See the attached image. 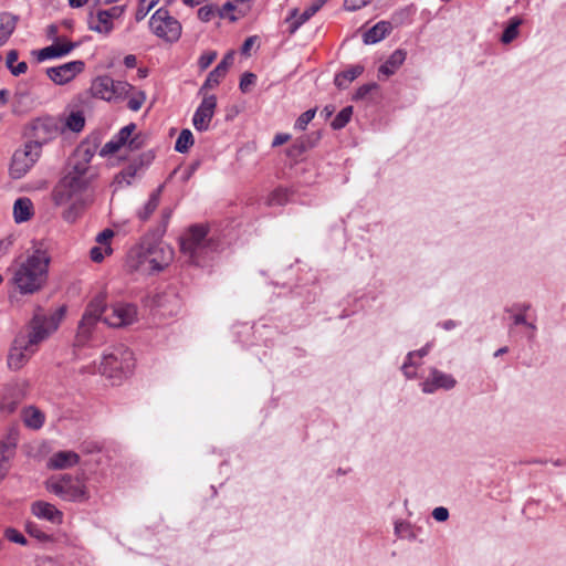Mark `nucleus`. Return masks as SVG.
<instances>
[{
	"instance_id": "obj_1",
	"label": "nucleus",
	"mask_w": 566,
	"mask_h": 566,
	"mask_svg": "<svg viewBox=\"0 0 566 566\" xmlns=\"http://www.w3.org/2000/svg\"><path fill=\"white\" fill-rule=\"evenodd\" d=\"M66 312L65 306H60L53 313L46 315L38 307L30 322L28 336H19L14 339L8 355V366L13 370L20 369L34 354L36 346L55 332Z\"/></svg>"
},
{
	"instance_id": "obj_2",
	"label": "nucleus",
	"mask_w": 566,
	"mask_h": 566,
	"mask_svg": "<svg viewBox=\"0 0 566 566\" xmlns=\"http://www.w3.org/2000/svg\"><path fill=\"white\" fill-rule=\"evenodd\" d=\"M50 262L46 250L34 248L24 260L11 268V284L21 295H32L41 291L49 279Z\"/></svg>"
},
{
	"instance_id": "obj_3",
	"label": "nucleus",
	"mask_w": 566,
	"mask_h": 566,
	"mask_svg": "<svg viewBox=\"0 0 566 566\" xmlns=\"http://www.w3.org/2000/svg\"><path fill=\"white\" fill-rule=\"evenodd\" d=\"M172 259L174 250L170 245L161 241L144 239L129 251L128 265L137 272L153 274L167 268Z\"/></svg>"
},
{
	"instance_id": "obj_4",
	"label": "nucleus",
	"mask_w": 566,
	"mask_h": 566,
	"mask_svg": "<svg viewBox=\"0 0 566 566\" xmlns=\"http://www.w3.org/2000/svg\"><path fill=\"white\" fill-rule=\"evenodd\" d=\"M219 247V241L209 235L208 228L202 224L190 227L180 237L181 253L198 266H203Z\"/></svg>"
},
{
	"instance_id": "obj_5",
	"label": "nucleus",
	"mask_w": 566,
	"mask_h": 566,
	"mask_svg": "<svg viewBox=\"0 0 566 566\" xmlns=\"http://www.w3.org/2000/svg\"><path fill=\"white\" fill-rule=\"evenodd\" d=\"M91 184L92 181L87 180V177L65 174L54 187L52 198L56 206L73 202L72 207L64 213L66 221H74L76 211L84 207L81 197Z\"/></svg>"
},
{
	"instance_id": "obj_6",
	"label": "nucleus",
	"mask_w": 566,
	"mask_h": 566,
	"mask_svg": "<svg viewBox=\"0 0 566 566\" xmlns=\"http://www.w3.org/2000/svg\"><path fill=\"white\" fill-rule=\"evenodd\" d=\"M134 367L133 352L124 345H117L104 353L98 373L114 381H120L133 373Z\"/></svg>"
},
{
	"instance_id": "obj_7",
	"label": "nucleus",
	"mask_w": 566,
	"mask_h": 566,
	"mask_svg": "<svg viewBox=\"0 0 566 566\" xmlns=\"http://www.w3.org/2000/svg\"><path fill=\"white\" fill-rule=\"evenodd\" d=\"M48 492L67 502H85L88 500V491L84 481L71 474H59L45 482Z\"/></svg>"
},
{
	"instance_id": "obj_8",
	"label": "nucleus",
	"mask_w": 566,
	"mask_h": 566,
	"mask_svg": "<svg viewBox=\"0 0 566 566\" xmlns=\"http://www.w3.org/2000/svg\"><path fill=\"white\" fill-rule=\"evenodd\" d=\"M133 85L126 81H115L109 75H99L92 82L91 92L96 98L106 102H120L127 98Z\"/></svg>"
},
{
	"instance_id": "obj_9",
	"label": "nucleus",
	"mask_w": 566,
	"mask_h": 566,
	"mask_svg": "<svg viewBox=\"0 0 566 566\" xmlns=\"http://www.w3.org/2000/svg\"><path fill=\"white\" fill-rule=\"evenodd\" d=\"M150 31L161 40L174 43L180 39L181 23L165 8L157 9L149 19Z\"/></svg>"
},
{
	"instance_id": "obj_10",
	"label": "nucleus",
	"mask_w": 566,
	"mask_h": 566,
	"mask_svg": "<svg viewBox=\"0 0 566 566\" xmlns=\"http://www.w3.org/2000/svg\"><path fill=\"white\" fill-rule=\"evenodd\" d=\"M95 153V145H91L90 143L80 144L72 157L69 159L65 174L87 177V180L93 181L97 176L95 168L91 166V161Z\"/></svg>"
},
{
	"instance_id": "obj_11",
	"label": "nucleus",
	"mask_w": 566,
	"mask_h": 566,
	"mask_svg": "<svg viewBox=\"0 0 566 566\" xmlns=\"http://www.w3.org/2000/svg\"><path fill=\"white\" fill-rule=\"evenodd\" d=\"M59 125L53 117H39L33 119L27 127L25 135L30 139L29 144L42 146L54 139L59 135Z\"/></svg>"
},
{
	"instance_id": "obj_12",
	"label": "nucleus",
	"mask_w": 566,
	"mask_h": 566,
	"mask_svg": "<svg viewBox=\"0 0 566 566\" xmlns=\"http://www.w3.org/2000/svg\"><path fill=\"white\" fill-rule=\"evenodd\" d=\"M41 150L34 144L25 143L23 147L13 153L9 174L13 179H20L34 166L40 158Z\"/></svg>"
},
{
	"instance_id": "obj_13",
	"label": "nucleus",
	"mask_w": 566,
	"mask_h": 566,
	"mask_svg": "<svg viewBox=\"0 0 566 566\" xmlns=\"http://www.w3.org/2000/svg\"><path fill=\"white\" fill-rule=\"evenodd\" d=\"M138 317V310L135 304L117 302L111 306V312L103 317L106 325L111 327H126L134 324Z\"/></svg>"
},
{
	"instance_id": "obj_14",
	"label": "nucleus",
	"mask_w": 566,
	"mask_h": 566,
	"mask_svg": "<svg viewBox=\"0 0 566 566\" xmlns=\"http://www.w3.org/2000/svg\"><path fill=\"white\" fill-rule=\"evenodd\" d=\"M457 386V379L436 367L429 369V376L420 382V388L423 394L431 395L438 390H451Z\"/></svg>"
},
{
	"instance_id": "obj_15",
	"label": "nucleus",
	"mask_w": 566,
	"mask_h": 566,
	"mask_svg": "<svg viewBox=\"0 0 566 566\" xmlns=\"http://www.w3.org/2000/svg\"><path fill=\"white\" fill-rule=\"evenodd\" d=\"M217 108L216 95H203V98L192 116V125L197 132H207Z\"/></svg>"
},
{
	"instance_id": "obj_16",
	"label": "nucleus",
	"mask_w": 566,
	"mask_h": 566,
	"mask_svg": "<svg viewBox=\"0 0 566 566\" xmlns=\"http://www.w3.org/2000/svg\"><path fill=\"white\" fill-rule=\"evenodd\" d=\"M85 63L81 60L71 61L46 70L48 77L57 85L71 82L77 74L83 72Z\"/></svg>"
},
{
	"instance_id": "obj_17",
	"label": "nucleus",
	"mask_w": 566,
	"mask_h": 566,
	"mask_svg": "<svg viewBox=\"0 0 566 566\" xmlns=\"http://www.w3.org/2000/svg\"><path fill=\"white\" fill-rule=\"evenodd\" d=\"M77 46V42H72L69 40H64L62 42L54 41L53 44L40 50H35L32 52V54L35 56L36 61L41 63L48 60L64 57L69 55Z\"/></svg>"
},
{
	"instance_id": "obj_18",
	"label": "nucleus",
	"mask_w": 566,
	"mask_h": 566,
	"mask_svg": "<svg viewBox=\"0 0 566 566\" xmlns=\"http://www.w3.org/2000/svg\"><path fill=\"white\" fill-rule=\"evenodd\" d=\"M154 159V155L151 153H144L138 158L130 161L117 176L116 181L119 185L129 186L132 185L134 178L138 175L139 171L144 170Z\"/></svg>"
},
{
	"instance_id": "obj_19",
	"label": "nucleus",
	"mask_w": 566,
	"mask_h": 566,
	"mask_svg": "<svg viewBox=\"0 0 566 566\" xmlns=\"http://www.w3.org/2000/svg\"><path fill=\"white\" fill-rule=\"evenodd\" d=\"M31 512L40 520L60 525L63 522V513L55 505L45 501H35L31 505Z\"/></svg>"
},
{
	"instance_id": "obj_20",
	"label": "nucleus",
	"mask_w": 566,
	"mask_h": 566,
	"mask_svg": "<svg viewBox=\"0 0 566 566\" xmlns=\"http://www.w3.org/2000/svg\"><path fill=\"white\" fill-rule=\"evenodd\" d=\"M430 346L427 344L418 350L409 352L401 366V371L407 379H415L418 377L416 368L421 364V359L428 355Z\"/></svg>"
},
{
	"instance_id": "obj_21",
	"label": "nucleus",
	"mask_w": 566,
	"mask_h": 566,
	"mask_svg": "<svg viewBox=\"0 0 566 566\" xmlns=\"http://www.w3.org/2000/svg\"><path fill=\"white\" fill-rule=\"evenodd\" d=\"M80 455L74 451L55 452L48 462V467L54 470H63L74 467L78 463Z\"/></svg>"
},
{
	"instance_id": "obj_22",
	"label": "nucleus",
	"mask_w": 566,
	"mask_h": 566,
	"mask_svg": "<svg viewBox=\"0 0 566 566\" xmlns=\"http://www.w3.org/2000/svg\"><path fill=\"white\" fill-rule=\"evenodd\" d=\"M392 30L389 21H379L363 34L365 44H376L384 40Z\"/></svg>"
},
{
	"instance_id": "obj_23",
	"label": "nucleus",
	"mask_w": 566,
	"mask_h": 566,
	"mask_svg": "<svg viewBox=\"0 0 566 566\" xmlns=\"http://www.w3.org/2000/svg\"><path fill=\"white\" fill-rule=\"evenodd\" d=\"M407 53L401 49L395 50L389 57L379 66V75L390 76L394 75L398 69L403 64Z\"/></svg>"
},
{
	"instance_id": "obj_24",
	"label": "nucleus",
	"mask_w": 566,
	"mask_h": 566,
	"mask_svg": "<svg viewBox=\"0 0 566 566\" xmlns=\"http://www.w3.org/2000/svg\"><path fill=\"white\" fill-rule=\"evenodd\" d=\"M87 23L91 31L105 35H108L114 28L113 22L103 10H97L95 14L91 13Z\"/></svg>"
},
{
	"instance_id": "obj_25",
	"label": "nucleus",
	"mask_w": 566,
	"mask_h": 566,
	"mask_svg": "<svg viewBox=\"0 0 566 566\" xmlns=\"http://www.w3.org/2000/svg\"><path fill=\"white\" fill-rule=\"evenodd\" d=\"M21 418L24 426L32 430L41 429L45 421L44 413L34 406L23 408L21 411Z\"/></svg>"
},
{
	"instance_id": "obj_26",
	"label": "nucleus",
	"mask_w": 566,
	"mask_h": 566,
	"mask_svg": "<svg viewBox=\"0 0 566 566\" xmlns=\"http://www.w3.org/2000/svg\"><path fill=\"white\" fill-rule=\"evenodd\" d=\"M364 66L360 64H355L346 70L337 73L334 78V83L338 88H346L348 85L356 80L364 72Z\"/></svg>"
},
{
	"instance_id": "obj_27",
	"label": "nucleus",
	"mask_w": 566,
	"mask_h": 566,
	"mask_svg": "<svg viewBox=\"0 0 566 566\" xmlns=\"http://www.w3.org/2000/svg\"><path fill=\"white\" fill-rule=\"evenodd\" d=\"M32 201L27 197L18 198L13 205V218L17 223L28 221L32 217Z\"/></svg>"
},
{
	"instance_id": "obj_28",
	"label": "nucleus",
	"mask_w": 566,
	"mask_h": 566,
	"mask_svg": "<svg viewBox=\"0 0 566 566\" xmlns=\"http://www.w3.org/2000/svg\"><path fill=\"white\" fill-rule=\"evenodd\" d=\"M106 294L101 292L91 300L84 313L90 316H94L101 321L103 313L106 311Z\"/></svg>"
},
{
	"instance_id": "obj_29",
	"label": "nucleus",
	"mask_w": 566,
	"mask_h": 566,
	"mask_svg": "<svg viewBox=\"0 0 566 566\" xmlns=\"http://www.w3.org/2000/svg\"><path fill=\"white\" fill-rule=\"evenodd\" d=\"M15 17L7 12L0 14V46L9 40L15 29Z\"/></svg>"
},
{
	"instance_id": "obj_30",
	"label": "nucleus",
	"mask_w": 566,
	"mask_h": 566,
	"mask_svg": "<svg viewBox=\"0 0 566 566\" xmlns=\"http://www.w3.org/2000/svg\"><path fill=\"white\" fill-rule=\"evenodd\" d=\"M163 186H159L148 198L144 207L137 212L138 218L142 221H146L159 205L160 193Z\"/></svg>"
},
{
	"instance_id": "obj_31",
	"label": "nucleus",
	"mask_w": 566,
	"mask_h": 566,
	"mask_svg": "<svg viewBox=\"0 0 566 566\" xmlns=\"http://www.w3.org/2000/svg\"><path fill=\"white\" fill-rule=\"evenodd\" d=\"M312 17L313 14L307 8L302 13H298L297 9H293L286 18V22L290 23V33H295Z\"/></svg>"
},
{
	"instance_id": "obj_32",
	"label": "nucleus",
	"mask_w": 566,
	"mask_h": 566,
	"mask_svg": "<svg viewBox=\"0 0 566 566\" xmlns=\"http://www.w3.org/2000/svg\"><path fill=\"white\" fill-rule=\"evenodd\" d=\"M98 322V318L83 313L77 327V336L84 339L88 338Z\"/></svg>"
},
{
	"instance_id": "obj_33",
	"label": "nucleus",
	"mask_w": 566,
	"mask_h": 566,
	"mask_svg": "<svg viewBox=\"0 0 566 566\" xmlns=\"http://www.w3.org/2000/svg\"><path fill=\"white\" fill-rule=\"evenodd\" d=\"M522 23V20L517 17H513L510 19L507 27L504 29L501 35V42L503 44H509L513 40H515L518 35V28Z\"/></svg>"
},
{
	"instance_id": "obj_34",
	"label": "nucleus",
	"mask_w": 566,
	"mask_h": 566,
	"mask_svg": "<svg viewBox=\"0 0 566 566\" xmlns=\"http://www.w3.org/2000/svg\"><path fill=\"white\" fill-rule=\"evenodd\" d=\"M226 73L221 72L217 66L208 74L202 86L199 88L198 94L205 95L208 90L218 86L220 81L224 77Z\"/></svg>"
},
{
	"instance_id": "obj_35",
	"label": "nucleus",
	"mask_w": 566,
	"mask_h": 566,
	"mask_svg": "<svg viewBox=\"0 0 566 566\" xmlns=\"http://www.w3.org/2000/svg\"><path fill=\"white\" fill-rule=\"evenodd\" d=\"M193 145V135L189 129H182L175 143V150L180 154L187 153Z\"/></svg>"
},
{
	"instance_id": "obj_36",
	"label": "nucleus",
	"mask_w": 566,
	"mask_h": 566,
	"mask_svg": "<svg viewBox=\"0 0 566 566\" xmlns=\"http://www.w3.org/2000/svg\"><path fill=\"white\" fill-rule=\"evenodd\" d=\"M289 201V192L284 188L274 189L266 199L268 206H283Z\"/></svg>"
},
{
	"instance_id": "obj_37",
	"label": "nucleus",
	"mask_w": 566,
	"mask_h": 566,
	"mask_svg": "<svg viewBox=\"0 0 566 566\" xmlns=\"http://www.w3.org/2000/svg\"><path fill=\"white\" fill-rule=\"evenodd\" d=\"M130 93L132 95L128 99L127 107L133 112H138L146 101V93L142 90H136L134 86Z\"/></svg>"
},
{
	"instance_id": "obj_38",
	"label": "nucleus",
	"mask_w": 566,
	"mask_h": 566,
	"mask_svg": "<svg viewBox=\"0 0 566 566\" xmlns=\"http://www.w3.org/2000/svg\"><path fill=\"white\" fill-rule=\"evenodd\" d=\"M352 115H353V107L352 106L344 107L332 120V124H331L332 127L334 129L344 128L350 120Z\"/></svg>"
},
{
	"instance_id": "obj_39",
	"label": "nucleus",
	"mask_w": 566,
	"mask_h": 566,
	"mask_svg": "<svg viewBox=\"0 0 566 566\" xmlns=\"http://www.w3.org/2000/svg\"><path fill=\"white\" fill-rule=\"evenodd\" d=\"M85 118L82 112H72L66 118V126L72 132L78 133L84 128Z\"/></svg>"
},
{
	"instance_id": "obj_40",
	"label": "nucleus",
	"mask_w": 566,
	"mask_h": 566,
	"mask_svg": "<svg viewBox=\"0 0 566 566\" xmlns=\"http://www.w3.org/2000/svg\"><path fill=\"white\" fill-rule=\"evenodd\" d=\"M136 125L134 123H130L123 128L119 129V132L114 135L113 137L122 146L127 145L129 139L132 138V134L135 132Z\"/></svg>"
},
{
	"instance_id": "obj_41",
	"label": "nucleus",
	"mask_w": 566,
	"mask_h": 566,
	"mask_svg": "<svg viewBox=\"0 0 566 566\" xmlns=\"http://www.w3.org/2000/svg\"><path fill=\"white\" fill-rule=\"evenodd\" d=\"M315 114H316V109L315 108H311V109H307L306 112L302 113L298 116V118L295 120L294 128L298 129V130L306 129L307 125L315 117Z\"/></svg>"
},
{
	"instance_id": "obj_42",
	"label": "nucleus",
	"mask_w": 566,
	"mask_h": 566,
	"mask_svg": "<svg viewBox=\"0 0 566 566\" xmlns=\"http://www.w3.org/2000/svg\"><path fill=\"white\" fill-rule=\"evenodd\" d=\"M112 253V248L109 244L93 247L90 251V256L94 262H102L106 255Z\"/></svg>"
},
{
	"instance_id": "obj_43",
	"label": "nucleus",
	"mask_w": 566,
	"mask_h": 566,
	"mask_svg": "<svg viewBox=\"0 0 566 566\" xmlns=\"http://www.w3.org/2000/svg\"><path fill=\"white\" fill-rule=\"evenodd\" d=\"M378 85L376 83H367L357 88L355 92L353 99L354 101H361L366 98L374 90H376Z\"/></svg>"
},
{
	"instance_id": "obj_44",
	"label": "nucleus",
	"mask_w": 566,
	"mask_h": 566,
	"mask_svg": "<svg viewBox=\"0 0 566 566\" xmlns=\"http://www.w3.org/2000/svg\"><path fill=\"white\" fill-rule=\"evenodd\" d=\"M153 2H142V0L138 1V7L135 13L136 21H142L146 18V15L149 13V11L155 7Z\"/></svg>"
},
{
	"instance_id": "obj_45",
	"label": "nucleus",
	"mask_w": 566,
	"mask_h": 566,
	"mask_svg": "<svg viewBox=\"0 0 566 566\" xmlns=\"http://www.w3.org/2000/svg\"><path fill=\"white\" fill-rule=\"evenodd\" d=\"M256 81V76L253 73L245 72L242 74L240 78L239 87L243 93H247L250 88V86L254 85Z\"/></svg>"
},
{
	"instance_id": "obj_46",
	"label": "nucleus",
	"mask_w": 566,
	"mask_h": 566,
	"mask_svg": "<svg viewBox=\"0 0 566 566\" xmlns=\"http://www.w3.org/2000/svg\"><path fill=\"white\" fill-rule=\"evenodd\" d=\"M6 537L8 541L20 545H25L28 542L24 535L17 531L15 528H7Z\"/></svg>"
},
{
	"instance_id": "obj_47",
	"label": "nucleus",
	"mask_w": 566,
	"mask_h": 566,
	"mask_svg": "<svg viewBox=\"0 0 566 566\" xmlns=\"http://www.w3.org/2000/svg\"><path fill=\"white\" fill-rule=\"evenodd\" d=\"M216 15V8L212 4H207L198 10V18L202 22H209Z\"/></svg>"
},
{
	"instance_id": "obj_48",
	"label": "nucleus",
	"mask_w": 566,
	"mask_h": 566,
	"mask_svg": "<svg viewBox=\"0 0 566 566\" xmlns=\"http://www.w3.org/2000/svg\"><path fill=\"white\" fill-rule=\"evenodd\" d=\"M123 146L117 143V140L113 137L111 140H108L101 149L99 155L101 156H107L111 154H115Z\"/></svg>"
},
{
	"instance_id": "obj_49",
	"label": "nucleus",
	"mask_w": 566,
	"mask_h": 566,
	"mask_svg": "<svg viewBox=\"0 0 566 566\" xmlns=\"http://www.w3.org/2000/svg\"><path fill=\"white\" fill-rule=\"evenodd\" d=\"M20 432L17 427L9 428L4 441L9 444V447L17 449L18 442H19Z\"/></svg>"
},
{
	"instance_id": "obj_50",
	"label": "nucleus",
	"mask_w": 566,
	"mask_h": 566,
	"mask_svg": "<svg viewBox=\"0 0 566 566\" xmlns=\"http://www.w3.org/2000/svg\"><path fill=\"white\" fill-rule=\"evenodd\" d=\"M216 57H217V53L213 51L206 52V53L201 54V56L198 60V65H199L200 70L208 69L211 65V63L214 61Z\"/></svg>"
},
{
	"instance_id": "obj_51",
	"label": "nucleus",
	"mask_w": 566,
	"mask_h": 566,
	"mask_svg": "<svg viewBox=\"0 0 566 566\" xmlns=\"http://www.w3.org/2000/svg\"><path fill=\"white\" fill-rule=\"evenodd\" d=\"M126 11V6H114L109 9L103 10L107 18L113 22L114 19H119Z\"/></svg>"
},
{
	"instance_id": "obj_52",
	"label": "nucleus",
	"mask_w": 566,
	"mask_h": 566,
	"mask_svg": "<svg viewBox=\"0 0 566 566\" xmlns=\"http://www.w3.org/2000/svg\"><path fill=\"white\" fill-rule=\"evenodd\" d=\"M371 0H345L344 7L348 11H356L367 6Z\"/></svg>"
},
{
	"instance_id": "obj_53",
	"label": "nucleus",
	"mask_w": 566,
	"mask_h": 566,
	"mask_svg": "<svg viewBox=\"0 0 566 566\" xmlns=\"http://www.w3.org/2000/svg\"><path fill=\"white\" fill-rule=\"evenodd\" d=\"M114 237V231L112 229H104L102 232H99L97 235H96V242L99 244V245H106V244H109V241L111 239Z\"/></svg>"
},
{
	"instance_id": "obj_54",
	"label": "nucleus",
	"mask_w": 566,
	"mask_h": 566,
	"mask_svg": "<svg viewBox=\"0 0 566 566\" xmlns=\"http://www.w3.org/2000/svg\"><path fill=\"white\" fill-rule=\"evenodd\" d=\"M530 307H531L530 304H523L521 306V312L513 316V324L514 325H516V326L517 325H526L527 319H526V316H525L524 312L528 311Z\"/></svg>"
},
{
	"instance_id": "obj_55",
	"label": "nucleus",
	"mask_w": 566,
	"mask_h": 566,
	"mask_svg": "<svg viewBox=\"0 0 566 566\" xmlns=\"http://www.w3.org/2000/svg\"><path fill=\"white\" fill-rule=\"evenodd\" d=\"M432 517L437 522H446L449 518V511L444 506H438L432 511Z\"/></svg>"
},
{
	"instance_id": "obj_56",
	"label": "nucleus",
	"mask_w": 566,
	"mask_h": 566,
	"mask_svg": "<svg viewBox=\"0 0 566 566\" xmlns=\"http://www.w3.org/2000/svg\"><path fill=\"white\" fill-rule=\"evenodd\" d=\"M15 453V450L2 439L0 440V457L11 460Z\"/></svg>"
},
{
	"instance_id": "obj_57",
	"label": "nucleus",
	"mask_w": 566,
	"mask_h": 566,
	"mask_svg": "<svg viewBox=\"0 0 566 566\" xmlns=\"http://www.w3.org/2000/svg\"><path fill=\"white\" fill-rule=\"evenodd\" d=\"M410 524L406 521L398 520L395 522V535L402 537L405 533L409 532Z\"/></svg>"
},
{
	"instance_id": "obj_58",
	"label": "nucleus",
	"mask_w": 566,
	"mask_h": 566,
	"mask_svg": "<svg viewBox=\"0 0 566 566\" xmlns=\"http://www.w3.org/2000/svg\"><path fill=\"white\" fill-rule=\"evenodd\" d=\"M233 62V55L232 53H228L226 56H223V59L221 60V62H219V64L217 65V67L221 71V72H224L227 74L228 72V69L229 66L232 64Z\"/></svg>"
},
{
	"instance_id": "obj_59",
	"label": "nucleus",
	"mask_w": 566,
	"mask_h": 566,
	"mask_svg": "<svg viewBox=\"0 0 566 566\" xmlns=\"http://www.w3.org/2000/svg\"><path fill=\"white\" fill-rule=\"evenodd\" d=\"M143 144L144 138L140 135H136L129 139L127 145L130 150H136L139 149L143 146Z\"/></svg>"
},
{
	"instance_id": "obj_60",
	"label": "nucleus",
	"mask_w": 566,
	"mask_h": 566,
	"mask_svg": "<svg viewBox=\"0 0 566 566\" xmlns=\"http://www.w3.org/2000/svg\"><path fill=\"white\" fill-rule=\"evenodd\" d=\"M28 70V64L22 61V62H19L17 65H13L11 69H10V72L12 75L14 76H19L21 74H24Z\"/></svg>"
},
{
	"instance_id": "obj_61",
	"label": "nucleus",
	"mask_w": 566,
	"mask_h": 566,
	"mask_svg": "<svg viewBox=\"0 0 566 566\" xmlns=\"http://www.w3.org/2000/svg\"><path fill=\"white\" fill-rule=\"evenodd\" d=\"M290 138H291V136L289 134H283V133L276 134L272 140V146L273 147L281 146V145L285 144L286 142H289Z\"/></svg>"
},
{
	"instance_id": "obj_62",
	"label": "nucleus",
	"mask_w": 566,
	"mask_h": 566,
	"mask_svg": "<svg viewBox=\"0 0 566 566\" xmlns=\"http://www.w3.org/2000/svg\"><path fill=\"white\" fill-rule=\"evenodd\" d=\"M18 56H19V53L17 50H10L7 54V60H6V64H7V67L10 70L13 65H14V62H17L18 60Z\"/></svg>"
},
{
	"instance_id": "obj_63",
	"label": "nucleus",
	"mask_w": 566,
	"mask_h": 566,
	"mask_svg": "<svg viewBox=\"0 0 566 566\" xmlns=\"http://www.w3.org/2000/svg\"><path fill=\"white\" fill-rule=\"evenodd\" d=\"M438 325L444 331H452L459 326V322L454 319H446L443 322H440Z\"/></svg>"
},
{
	"instance_id": "obj_64",
	"label": "nucleus",
	"mask_w": 566,
	"mask_h": 566,
	"mask_svg": "<svg viewBox=\"0 0 566 566\" xmlns=\"http://www.w3.org/2000/svg\"><path fill=\"white\" fill-rule=\"evenodd\" d=\"M124 65H125L127 69H134V67L137 65V57H136V55H134V54H127V55L124 57Z\"/></svg>"
}]
</instances>
